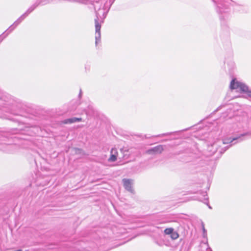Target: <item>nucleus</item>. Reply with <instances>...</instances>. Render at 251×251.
I'll return each mask as SVG.
<instances>
[{"mask_svg":"<svg viewBox=\"0 0 251 251\" xmlns=\"http://www.w3.org/2000/svg\"><path fill=\"white\" fill-rule=\"evenodd\" d=\"M231 89H239L241 91L247 94L249 97L251 98V91L249 90L248 87L245 84L239 82L236 79H233L230 84Z\"/></svg>","mask_w":251,"mask_h":251,"instance_id":"1","label":"nucleus"},{"mask_svg":"<svg viewBox=\"0 0 251 251\" xmlns=\"http://www.w3.org/2000/svg\"><path fill=\"white\" fill-rule=\"evenodd\" d=\"M26 16L23 14L21 15L7 29L0 35V43L25 18Z\"/></svg>","mask_w":251,"mask_h":251,"instance_id":"2","label":"nucleus"},{"mask_svg":"<svg viewBox=\"0 0 251 251\" xmlns=\"http://www.w3.org/2000/svg\"><path fill=\"white\" fill-rule=\"evenodd\" d=\"M248 136H251V133H250L249 132H247V133H245L244 134H242L240 136L235 137V138H233L232 139H231V138L224 139L223 140V144H227L228 143H231L235 140H238L239 142H241L244 140L243 138V137Z\"/></svg>","mask_w":251,"mask_h":251,"instance_id":"3","label":"nucleus"},{"mask_svg":"<svg viewBox=\"0 0 251 251\" xmlns=\"http://www.w3.org/2000/svg\"><path fill=\"white\" fill-rule=\"evenodd\" d=\"M125 188L131 193H133L134 190L132 188L133 180L130 179L124 178L123 179Z\"/></svg>","mask_w":251,"mask_h":251,"instance_id":"4","label":"nucleus"},{"mask_svg":"<svg viewBox=\"0 0 251 251\" xmlns=\"http://www.w3.org/2000/svg\"><path fill=\"white\" fill-rule=\"evenodd\" d=\"M163 150V146L160 145L147 150L146 153L151 155L160 154Z\"/></svg>","mask_w":251,"mask_h":251,"instance_id":"5","label":"nucleus"},{"mask_svg":"<svg viewBox=\"0 0 251 251\" xmlns=\"http://www.w3.org/2000/svg\"><path fill=\"white\" fill-rule=\"evenodd\" d=\"M81 121L82 118H81L73 117L62 121V123L64 124H70L74 123L79 122Z\"/></svg>","mask_w":251,"mask_h":251,"instance_id":"6","label":"nucleus"},{"mask_svg":"<svg viewBox=\"0 0 251 251\" xmlns=\"http://www.w3.org/2000/svg\"><path fill=\"white\" fill-rule=\"evenodd\" d=\"M40 3H42L41 0H37V1L30 7H29L26 11L24 14L27 17L28 15L32 12L39 5Z\"/></svg>","mask_w":251,"mask_h":251,"instance_id":"7","label":"nucleus"},{"mask_svg":"<svg viewBox=\"0 0 251 251\" xmlns=\"http://www.w3.org/2000/svg\"><path fill=\"white\" fill-rule=\"evenodd\" d=\"M40 3H42L41 0H37V1L30 7H29L26 11L24 14L27 17L28 15L32 12L39 5Z\"/></svg>","mask_w":251,"mask_h":251,"instance_id":"8","label":"nucleus"},{"mask_svg":"<svg viewBox=\"0 0 251 251\" xmlns=\"http://www.w3.org/2000/svg\"><path fill=\"white\" fill-rule=\"evenodd\" d=\"M213 1L217 5V8H216L217 11L219 13L224 12V10H223V7H224V6L223 5V4L221 2H217V1H216L215 0H213Z\"/></svg>","mask_w":251,"mask_h":251,"instance_id":"9","label":"nucleus"},{"mask_svg":"<svg viewBox=\"0 0 251 251\" xmlns=\"http://www.w3.org/2000/svg\"><path fill=\"white\" fill-rule=\"evenodd\" d=\"M116 152V150H114V149H112L111 150V155L108 159V161L111 162H114L117 160V155L115 154H113V152Z\"/></svg>","mask_w":251,"mask_h":251,"instance_id":"10","label":"nucleus"},{"mask_svg":"<svg viewBox=\"0 0 251 251\" xmlns=\"http://www.w3.org/2000/svg\"><path fill=\"white\" fill-rule=\"evenodd\" d=\"M170 237L173 240H176L178 238L179 235L177 232L174 231L170 235Z\"/></svg>","mask_w":251,"mask_h":251,"instance_id":"11","label":"nucleus"},{"mask_svg":"<svg viewBox=\"0 0 251 251\" xmlns=\"http://www.w3.org/2000/svg\"><path fill=\"white\" fill-rule=\"evenodd\" d=\"M173 231L174 228L172 227L167 228L164 230V233L167 235H171Z\"/></svg>","mask_w":251,"mask_h":251,"instance_id":"12","label":"nucleus"},{"mask_svg":"<svg viewBox=\"0 0 251 251\" xmlns=\"http://www.w3.org/2000/svg\"><path fill=\"white\" fill-rule=\"evenodd\" d=\"M201 226H202V231H203V237L204 238H207L206 230L204 227V225L203 223H202Z\"/></svg>","mask_w":251,"mask_h":251,"instance_id":"13","label":"nucleus"},{"mask_svg":"<svg viewBox=\"0 0 251 251\" xmlns=\"http://www.w3.org/2000/svg\"><path fill=\"white\" fill-rule=\"evenodd\" d=\"M232 145L231 144L229 146H226V147L222 149L220 151V153L223 154V153H224Z\"/></svg>","mask_w":251,"mask_h":251,"instance_id":"14","label":"nucleus"},{"mask_svg":"<svg viewBox=\"0 0 251 251\" xmlns=\"http://www.w3.org/2000/svg\"><path fill=\"white\" fill-rule=\"evenodd\" d=\"M232 145L231 144L229 146H226V147L222 149L220 151V153L223 154V153H224Z\"/></svg>","mask_w":251,"mask_h":251,"instance_id":"15","label":"nucleus"},{"mask_svg":"<svg viewBox=\"0 0 251 251\" xmlns=\"http://www.w3.org/2000/svg\"><path fill=\"white\" fill-rule=\"evenodd\" d=\"M206 201L205 202H204L205 204H206L208 206V207L210 208V209H211L212 207L210 206V205H209L208 204V199H206V200H205Z\"/></svg>","mask_w":251,"mask_h":251,"instance_id":"16","label":"nucleus"},{"mask_svg":"<svg viewBox=\"0 0 251 251\" xmlns=\"http://www.w3.org/2000/svg\"><path fill=\"white\" fill-rule=\"evenodd\" d=\"M168 135V134L164 133V134H162L158 135L156 136V137H161V136H165V135Z\"/></svg>","mask_w":251,"mask_h":251,"instance_id":"17","label":"nucleus"},{"mask_svg":"<svg viewBox=\"0 0 251 251\" xmlns=\"http://www.w3.org/2000/svg\"><path fill=\"white\" fill-rule=\"evenodd\" d=\"M81 95H82V90H81V89H80V92H79V98L81 97Z\"/></svg>","mask_w":251,"mask_h":251,"instance_id":"18","label":"nucleus"}]
</instances>
